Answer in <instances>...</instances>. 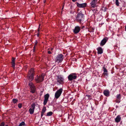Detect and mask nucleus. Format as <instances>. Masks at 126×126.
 <instances>
[{
	"mask_svg": "<svg viewBox=\"0 0 126 126\" xmlns=\"http://www.w3.org/2000/svg\"><path fill=\"white\" fill-rule=\"evenodd\" d=\"M84 15L81 11H80L77 14L75 20L76 21L79 23L80 24L82 25V22L84 21Z\"/></svg>",
	"mask_w": 126,
	"mask_h": 126,
	"instance_id": "1",
	"label": "nucleus"
},
{
	"mask_svg": "<svg viewBox=\"0 0 126 126\" xmlns=\"http://www.w3.org/2000/svg\"><path fill=\"white\" fill-rule=\"evenodd\" d=\"M56 80V84L58 85H62L64 83V79L62 76H57Z\"/></svg>",
	"mask_w": 126,
	"mask_h": 126,
	"instance_id": "2",
	"label": "nucleus"
},
{
	"mask_svg": "<svg viewBox=\"0 0 126 126\" xmlns=\"http://www.w3.org/2000/svg\"><path fill=\"white\" fill-rule=\"evenodd\" d=\"M77 74L75 73H71L69 75L68 79L69 81H72L74 79H76L77 78Z\"/></svg>",
	"mask_w": 126,
	"mask_h": 126,
	"instance_id": "3",
	"label": "nucleus"
},
{
	"mask_svg": "<svg viewBox=\"0 0 126 126\" xmlns=\"http://www.w3.org/2000/svg\"><path fill=\"white\" fill-rule=\"evenodd\" d=\"M63 55L62 54H59L56 57L55 61L58 63H61L63 59Z\"/></svg>",
	"mask_w": 126,
	"mask_h": 126,
	"instance_id": "4",
	"label": "nucleus"
},
{
	"mask_svg": "<svg viewBox=\"0 0 126 126\" xmlns=\"http://www.w3.org/2000/svg\"><path fill=\"white\" fill-rule=\"evenodd\" d=\"M63 90L62 88H61L56 92L55 94V97L56 98L58 99L59 97L61 95Z\"/></svg>",
	"mask_w": 126,
	"mask_h": 126,
	"instance_id": "5",
	"label": "nucleus"
},
{
	"mask_svg": "<svg viewBox=\"0 0 126 126\" xmlns=\"http://www.w3.org/2000/svg\"><path fill=\"white\" fill-rule=\"evenodd\" d=\"M44 76L42 75L39 77H37L35 78V80L37 82H41L43 81L44 79Z\"/></svg>",
	"mask_w": 126,
	"mask_h": 126,
	"instance_id": "6",
	"label": "nucleus"
},
{
	"mask_svg": "<svg viewBox=\"0 0 126 126\" xmlns=\"http://www.w3.org/2000/svg\"><path fill=\"white\" fill-rule=\"evenodd\" d=\"M80 30V27L79 26H77L73 30V32L74 34H77L79 32Z\"/></svg>",
	"mask_w": 126,
	"mask_h": 126,
	"instance_id": "7",
	"label": "nucleus"
},
{
	"mask_svg": "<svg viewBox=\"0 0 126 126\" xmlns=\"http://www.w3.org/2000/svg\"><path fill=\"white\" fill-rule=\"evenodd\" d=\"M49 97V95L48 93L46 94L44 96V101L43 104L44 105L46 104Z\"/></svg>",
	"mask_w": 126,
	"mask_h": 126,
	"instance_id": "8",
	"label": "nucleus"
},
{
	"mask_svg": "<svg viewBox=\"0 0 126 126\" xmlns=\"http://www.w3.org/2000/svg\"><path fill=\"white\" fill-rule=\"evenodd\" d=\"M108 38L107 37H105L101 40L100 43V45L101 46H103L105 45L108 40Z\"/></svg>",
	"mask_w": 126,
	"mask_h": 126,
	"instance_id": "9",
	"label": "nucleus"
},
{
	"mask_svg": "<svg viewBox=\"0 0 126 126\" xmlns=\"http://www.w3.org/2000/svg\"><path fill=\"white\" fill-rule=\"evenodd\" d=\"M121 95L120 94H118L116 96V100H115V102L117 103H119L120 101Z\"/></svg>",
	"mask_w": 126,
	"mask_h": 126,
	"instance_id": "10",
	"label": "nucleus"
},
{
	"mask_svg": "<svg viewBox=\"0 0 126 126\" xmlns=\"http://www.w3.org/2000/svg\"><path fill=\"white\" fill-rule=\"evenodd\" d=\"M77 6L79 8H84L85 7L86 5V3H83L82 4H79L78 2H76Z\"/></svg>",
	"mask_w": 126,
	"mask_h": 126,
	"instance_id": "11",
	"label": "nucleus"
},
{
	"mask_svg": "<svg viewBox=\"0 0 126 126\" xmlns=\"http://www.w3.org/2000/svg\"><path fill=\"white\" fill-rule=\"evenodd\" d=\"M104 95L107 97H109L110 96V92L108 89L104 90L103 92Z\"/></svg>",
	"mask_w": 126,
	"mask_h": 126,
	"instance_id": "12",
	"label": "nucleus"
},
{
	"mask_svg": "<svg viewBox=\"0 0 126 126\" xmlns=\"http://www.w3.org/2000/svg\"><path fill=\"white\" fill-rule=\"evenodd\" d=\"M121 119V118L120 115H117L115 119V122L117 123H118L120 122Z\"/></svg>",
	"mask_w": 126,
	"mask_h": 126,
	"instance_id": "13",
	"label": "nucleus"
},
{
	"mask_svg": "<svg viewBox=\"0 0 126 126\" xmlns=\"http://www.w3.org/2000/svg\"><path fill=\"white\" fill-rule=\"evenodd\" d=\"M97 53L98 54H101L103 52V50L101 47H99L97 48Z\"/></svg>",
	"mask_w": 126,
	"mask_h": 126,
	"instance_id": "14",
	"label": "nucleus"
},
{
	"mask_svg": "<svg viewBox=\"0 0 126 126\" xmlns=\"http://www.w3.org/2000/svg\"><path fill=\"white\" fill-rule=\"evenodd\" d=\"M97 2L96 0H93L90 3L92 7H94L96 5V3Z\"/></svg>",
	"mask_w": 126,
	"mask_h": 126,
	"instance_id": "15",
	"label": "nucleus"
},
{
	"mask_svg": "<svg viewBox=\"0 0 126 126\" xmlns=\"http://www.w3.org/2000/svg\"><path fill=\"white\" fill-rule=\"evenodd\" d=\"M103 71H104V73L103 74L104 75V76H108V74L107 73L108 71L107 69L105 67V66L103 67Z\"/></svg>",
	"mask_w": 126,
	"mask_h": 126,
	"instance_id": "16",
	"label": "nucleus"
},
{
	"mask_svg": "<svg viewBox=\"0 0 126 126\" xmlns=\"http://www.w3.org/2000/svg\"><path fill=\"white\" fill-rule=\"evenodd\" d=\"M46 110V107H44L41 111V117H42Z\"/></svg>",
	"mask_w": 126,
	"mask_h": 126,
	"instance_id": "17",
	"label": "nucleus"
},
{
	"mask_svg": "<svg viewBox=\"0 0 126 126\" xmlns=\"http://www.w3.org/2000/svg\"><path fill=\"white\" fill-rule=\"evenodd\" d=\"M15 58L14 57L12 58V60L11 61V64L12 67L14 68L15 67Z\"/></svg>",
	"mask_w": 126,
	"mask_h": 126,
	"instance_id": "18",
	"label": "nucleus"
},
{
	"mask_svg": "<svg viewBox=\"0 0 126 126\" xmlns=\"http://www.w3.org/2000/svg\"><path fill=\"white\" fill-rule=\"evenodd\" d=\"M37 72L36 71L34 70L33 68H32V80L34 79V75L37 74Z\"/></svg>",
	"mask_w": 126,
	"mask_h": 126,
	"instance_id": "19",
	"label": "nucleus"
},
{
	"mask_svg": "<svg viewBox=\"0 0 126 126\" xmlns=\"http://www.w3.org/2000/svg\"><path fill=\"white\" fill-rule=\"evenodd\" d=\"M36 88L34 84L32 83V93H33L35 92Z\"/></svg>",
	"mask_w": 126,
	"mask_h": 126,
	"instance_id": "20",
	"label": "nucleus"
},
{
	"mask_svg": "<svg viewBox=\"0 0 126 126\" xmlns=\"http://www.w3.org/2000/svg\"><path fill=\"white\" fill-rule=\"evenodd\" d=\"M27 77L29 81L32 79V74L31 73L30 71L29 72Z\"/></svg>",
	"mask_w": 126,
	"mask_h": 126,
	"instance_id": "21",
	"label": "nucleus"
},
{
	"mask_svg": "<svg viewBox=\"0 0 126 126\" xmlns=\"http://www.w3.org/2000/svg\"><path fill=\"white\" fill-rule=\"evenodd\" d=\"M53 114V112L51 111H50L47 113L46 116H50L52 115Z\"/></svg>",
	"mask_w": 126,
	"mask_h": 126,
	"instance_id": "22",
	"label": "nucleus"
},
{
	"mask_svg": "<svg viewBox=\"0 0 126 126\" xmlns=\"http://www.w3.org/2000/svg\"><path fill=\"white\" fill-rule=\"evenodd\" d=\"M18 100L14 98L13 99L12 101L14 104L18 102Z\"/></svg>",
	"mask_w": 126,
	"mask_h": 126,
	"instance_id": "23",
	"label": "nucleus"
},
{
	"mask_svg": "<svg viewBox=\"0 0 126 126\" xmlns=\"http://www.w3.org/2000/svg\"><path fill=\"white\" fill-rule=\"evenodd\" d=\"M25 124L24 122H23L21 123L19 125V126H25Z\"/></svg>",
	"mask_w": 126,
	"mask_h": 126,
	"instance_id": "24",
	"label": "nucleus"
},
{
	"mask_svg": "<svg viewBox=\"0 0 126 126\" xmlns=\"http://www.w3.org/2000/svg\"><path fill=\"white\" fill-rule=\"evenodd\" d=\"M35 46H34V47H33V52H34L35 51V46L37 45V41L36 40V41H35Z\"/></svg>",
	"mask_w": 126,
	"mask_h": 126,
	"instance_id": "25",
	"label": "nucleus"
},
{
	"mask_svg": "<svg viewBox=\"0 0 126 126\" xmlns=\"http://www.w3.org/2000/svg\"><path fill=\"white\" fill-rule=\"evenodd\" d=\"M118 0H115V4L117 6H118L119 5V3Z\"/></svg>",
	"mask_w": 126,
	"mask_h": 126,
	"instance_id": "26",
	"label": "nucleus"
},
{
	"mask_svg": "<svg viewBox=\"0 0 126 126\" xmlns=\"http://www.w3.org/2000/svg\"><path fill=\"white\" fill-rule=\"evenodd\" d=\"M35 107L34 104H32V114L34 112V110Z\"/></svg>",
	"mask_w": 126,
	"mask_h": 126,
	"instance_id": "27",
	"label": "nucleus"
},
{
	"mask_svg": "<svg viewBox=\"0 0 126 126\" xmlns=\"http://www.w3.org/2000/svg\"><path fill=\"white\" fill-rule=\"evenodd\" d=\"M29 85L30 88V92H32V83L30 82L29 83Z\"/></svg>",
	"mask_w": 126,
	"mask_h": 126,
	"instance_id": "28",
	"label": "nucleus"
},
{
	"mask_svg": "<svg viewBox=\"0 0 126 126\" xmlns=\"http://www.w3.org/2000/svg\"><path fill=\"white\" fill-rule=\"evenodd\" d=\"M5 125V123L4 122H3L1 123L0 124V126H4ZM5 126H8L7 125H6Z\"/></svg>",
	"mask_w": 126,
	"mask_h": 126,
	"instance_id": "29",
	"label": "nucleus"
},
{
	"mask_svg": "<svg viewBox=\"0 0 126 126\" xmlns=\"http://www.w3.org/2000/svg\"><path fill=\"white\" fill-rule=\"evenodd\" d=\"M94 29H93V28H92L89 30V32H94Z\"/></svg>",
	"mask_w": 126,
	"mask_h": 126,
	"instance_id": "30",
	"label": "nucleus"
},
{
	"mask_svg": "<svg viewBox=\"0 0 126 126\" xmlns=\"http://www.w3.org/2000/svg\"><path fill=\"white\" fill-rule=\"evenodd\" d=\"M18 106L19 108H21L22 107V104L21 103H19L18 104Z\"/></svg>",
	"mask_w": 126,
	"mask_h": 126,
	"instance_id": "31",
	"label": "nucleus"
},
{
	"mask_svg": "<svg viewBox=\"0 0 126 126\" xmlns=\"http://www.w3.org/2000/svg\"><path fill=\"white\" fill-rule=\"evenodd\" d=\"M30 113L32 114V108H30L29 110Z\"/></svg>",
	"mask_w": 126,
	"mask_h": 126,
	"instance_id": "32",
	"label": "nucleus"
},
{
	"mask_svg": "<svg viewBox=\"0 0 126 126\" xmlns=\"http://www.w3.org/2000/svg\"><path fill=\"white\" fill-rule=\"evenodd\" d=\"M48 53L49 54H51L52 53L51 52L49 51H48Z\"/></svg>",
	"mask_w": 126,
	"mask_h": 126,
	"instance_id": "33",
	"label": "nucleus"
},
{
	"mask_svg": "<svg viewBox=\"0 0 126 126\" xmlns=\"http://www.w3.org/2000/svg\"><path fill=\"white\" fill-rule=\"evenodd\" d=\"M77 0H72V1L73 2H75Z\"/></svg>",
	"mask_w": 126,
	"mask_h": 126,
	"instance_id": "34",
	"label": "nucleus"
},
{
	"mask_svg": "<svg viewBox=\"0 0 126 126\" xmlns=\"http://www.w3.org/2000/svg\"><path fill=\"white\" fill-rule=\"evenodd\" d=\"M64 6V3L63 4V8H62V9H63Z\"/></svg>",
	"mask_w": 126,
	"mask_h": 126,
	"instance_id": "35",
	"label": "nucleus"
},
{
	"mask_svg": "<svg viewBox=\"0 0 126 126\" xmlns=\"http://www.w3.org/2000/svg\"><path fill=\"white\" fill-rule=\"evenodd\" d=\"M125 31H126V26H125Z\"/></svg>",
	"mask_w": 126,
	"mask_h": 126,
	"instance_id": "36",
	"label": "nucleus"
},
{
	"mask_svg": "<svg viewBox=\"0 0 126 126\" xmlns=\"http://www.w3.org/2000/svg\"><path fill=\"white\" fill-rule=\"evenodd\" d=\"M84 27V26H83L81 27V29H83Z\"/></svg>",
	"mask_w": 126,
	"mask_h": 126,
	"instance_id": "37",
	"label": "nucleus"
},
{
	"mask_svg": "<svg viewBox=\"0 0 126 126\" xmlns=\"http://www.w3.org/2000/svg\"><path fill=\"white\" fill-rule=\"evenodd\" d=\"M87 96L88 97H90V95H87Z\"/></svg>",
	"mask_w": 126,
	"mask_h": 126,
	"instance_id": "38",
	"label": "nucleus"
},
{
	"mask_svg": "<svg viewBox=\"0 0 126 126\" xmlns=\"http://www.w3.org/2000/svg\"><path fill=\"white\" fill-rule=\"evenodd\" d=\"M42 93H40V96H41L42 95Z\"/></svg>",
	"mask_w": 126,
	"mask_h": 126,
	"instance_id": "39",
	"label": "nucleus"
},
{
	"mask_svg": "<svg viewBox=\"0 0 126 126\" xmlns=\"http://www.w3.org/2000/svg\"><path fill=\"white\" fill-rule=\"evenodd\" d=\"M43 92V91H41V92H40V93H41L42 94V93Z\"/></svg>",
	"mask_w": 126,
	"mask_h": 126,
	"instance_id": "40",
	"label": "nucleus"
},
{
	"mask_svg": "<svg viewBox=\"0 0 126 126\" xmlns=\"http://www.w3.org/2000/svg\"><path fill=\"white\" fill-rule=\"evenodd\" d=\"M53 49V48H51V50H52Z\"/></svg>",
	"mask_w": 126,
	"mask_h": 126,
	"instance_id": "41",
	"label": "nucleus"
},
{
	"mask_svg": "<svg viewBox=\"0 0 126 126\" xmlns=\"http://www.w3.org/2000/svg\"><path fill=\"white\" fill-rule=\"evenodd\" d=\"M40 24L39 25V27H40Z\"/></svg>",
	"mask_w": 126,
	"mask_h": 126,
	"instance_id": "42",
	"label": "nucleus"
},
{
	"mask_svg": "<svg viewBox=\"0 0 126 126\" xmlns=\"http://www.w3.org/2000/svg\"><path fill=\"white\" fill-rule=\"evenodd\" d=\"M33 3H34L35 2L34 1V2L33 1Z\"/></svg>",
	"mask_w": 126,
	"mask_h": 126,
	"instance_id": "43",
	"label": "nucleus"
},
{
	"mask_svg": "<svg viewBox=\"0 0 126 126\" xmlns=\"http://www.w3.org/2000/svg\"><path fill=\"white\" fill-rule=\"evenodd\" d=\"M31 69H32V68H31V69H30V70H31Z\"/></svg>",
	"mask_w": 126,
	"mask_h": 126,
	"instance_id": "44",
	"label": "nucleus"
},
{
	"mask_svg": "<svg viewBox=\"0 0 126 126\" xmlns=\"http://www.w3.org/2000/svg\"><path fill=\"white\" fill-rule=\"evenodd\" d=\"M114 0H113V1H114Z\"/></svg>",
	"mask_w": 126,
	"mask_h": 126,
	"instance_id": "45",
	"label": "nucleus"
}]
</instances>
